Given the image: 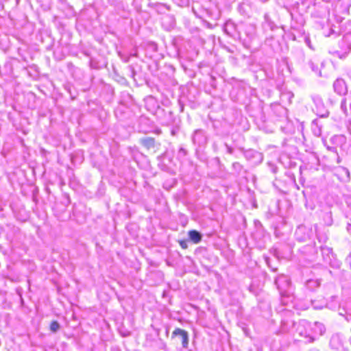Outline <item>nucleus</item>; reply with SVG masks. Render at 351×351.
<instances>
[{"label": "nucleus", "instance_id": "f257e3e1", "mask_svg": "<svg viewBox=\"0 0 351 351\" xmlns=\"http://www.w3.org/2000/svg\"><path fill=\"white\" fill-rule=\"evenodd\" d=\"M295 331L300 337L305 339L306 343H312L314 341L311 333V323L305 319L299 321L298 323L293 324Z\"/></svg>", "mask_w": 351, "mask_h": 351}, {"label": "nucleus", "instance_id": "f03ea898", "mask_svg": "<svg viewBox=\"0 0 351 351\" xmlns=\"http://www.w3.org/2000/svg\"><path fill=\"white\" fill-rule=\"evenodd\" d=\"M324 261L333 268L340 267L341 263L337 259L332 250L327 246L321 247Z\"/></svg>", "mask_w": 351, "mask_h": 351}, {"label": "nucleus", "instance_id": "7ed1b4c3", "mask_svg": "<svg viewBox=\"0 0 351 351\" xmlns=\"http://www.w3.org/2000/svg\"><path fill=\"white\" fill-rule=\"evenodd\" d=\"M311 98L315 104L313 110L316 114L320 117H327L329 114V112L325 107L321 97L317 95H313Z\"/></svg>", "mask_w": 351, "mask_h": 351}, {"label": "nucleus", "instance_id": "20e7f679", "mask_svg": "<svg viewBox=\"0 0 351 351\" xmlns=\"http://www.w3.org/2000/svg\"><path fill=\"white\" fill-rule=\"evenodd\" d=\"M339 47L342 50L343 53H340V52L336 51L335 53L340 58H343L346 56L351 49V32L346 33L343 36L339 42Z\"/></svg>", "mask_w": 351, "mask_h": 351}, {"label": "nucleus", "instance_id": "39448f33", "mask_svg": "<svg viewBox=\"0 0 351 351\" xmlns=\"http://www.w3.org/2000/svg\"><path fill=\"white\" fill-rule=\"evenodd\" d=\"M275 284L276 285L282 297L284 298L286 295L287 289L289 288L291 285L289 278L285 275H280L276 278Z\"/></svg>", "mask_w": 351, "mask_h": 351}, {"label": "nucleus", "instance_id": "423d86ee", "mask_svg": "<svg viewBox=\"0 0 351 351\" xmlns=\"http://www.w3.org/2000/svg\"><path fill=\"white\" fill-rule=\"evenodd\" d=\"M192 141L195 145L199 147L205 145L207 143V136L205 132L201 129L195 130L192 136Z\"/></svg>", "mask_w": 351, "mask_h": 351}, {"label": "nucleus", "instance_id": "0eeeda50", "mask_svg": "<svg viewBox=\"0 0 351 351\" xmlns=\"http://www.w3.org/2000/svg\"><path fill=\"white\" fill-rule=\"evenodd\" d=\"M311 231L306 226H299L295 231V236L298 241H305L311 237Z\"/></svg>", "mask_w": 351, "mask_h": 351}, {"label": "nucleus", "instance_id": "6e6552de", "mask_svg": "<svg viewBox=\"0 0 351 351\" xmlns=\"http://www.w3.org/2000/svg\"><path fill=\"white\" fill-rule=\"evenodd\" d=\"M177 336H179L180 337L183 348H186L189 345L188 332L183 329L177 328L172 332V337Z\"/></svg>", "mask_w": 351, "mask_h": 351}, {"label": "nucleus", "instance_id": "1a4fd4ad", "mask_svg": "<svg viewBox=\"0 0 351 351\" xmlns=\"http://www.w3.org/2000/svg\"><path fill=\"white\" fill-rule=\"evenodd\" d=\"M326 328L323 324L315 322L312 325L311 324V333L312 334L313 337H314V341L319 336H322L325 332Z\"/></svg>", "mask_w": 351, "mask_h": 351}, {"label": "nucleus", "instance_id": "9d476101", "mask_svg": "<svg viewBox=\"0 0 351 351\" xmlns=\"http://www.w3.org/2000/svg\"><path fill=\"white\" fill-rule=\"evenodd\" d=\"M308 65L315 73L319 76H322L319 66H322L324 65V62L317 57H313L308 60Z\"/></svg>", "mask_w": 351, "mask_h": 351}, {"label": "nucleus", "instance_id": "9b49d317", "mask_svg": "<svg viewBox=\"0 0 351 351\" xmlns=\"http://www.w3.org/2000/svg\"><path fill=\"white\" fill-rule=\"evenodd\" d=\"M333 88L335 93L341 95L347 93V86L346 82L341 79H337L333 83Z\"/></svg>", "mask_w": 351, "mask_h": 351}, {"label": "nucleus", "instance_id": "f8f14e48", "mask_svg": "<svg viewBox=\"0 0 351 351\" xmlns=\"http://www.w3.org/2000/svg\"><path fill=\"white\" fill-rule=\"evenodd\" d=\"M341 110L346 116L351 115V95H348L341 100Z\"/></svg>", "mask_w": 351, "mask_h": 351}, {"label": "nucleus", "instance_id": "ddd939ff", "mask_svg": "<svg viewBox=\"0 0 351 351\" xmlns=\"http://www.w3.org/2000/svg\"><path fill=\"white\" fill-rule=\"evenodd\" d=\"M271 108L273 111L276 114V115L280 118L281 119H287V110L284 106L274 104L271 105Z\"/></svg>", "mask_w": 351, "mask_h": 351}, {"label": "nucleus", "instance_id": "4468645a", "mask_svg": "<svg viewBox=\"0 0 351 351\" xmlns=\"http://www.w3.org/2000/svg\"><path fill=\"white\" fill-rule=\"evenodd\" d=\"M189 237L194 243H199L202 238L200 232H197V230H190L189 232Z\"/></svg>", "mask_w": 351, "mask_h": 351}, {"label": "nucleus", "instance_id": "2eb2a0df", "mask_svg": "<svg viewBox=\"0 0 351 351\" xmlns=\"http://www.w3.org/2000/svg\"><path fill=\"white\" fill-rule=\"evenodd\" d=\"M141 144L147 149L154 148L155 146L154 138L151 137H146L141 139Z\"/></svg>", "mask_w": 351, "mask_h": 351}, {"label": "nucleus", "instance_id": "dca6fc26", "mask_svg": "<svg viewBox=\"0 0 351 351\" xmlns=\"http://www.w3.org/2000/svg\"><path fill=\"white\" fill-rule=\"evenodd\" d=\"M234 29V24L231 21H228L224 25V31L228 34H230L231 31Z\"/></svg>", "mask_w": 351, "mask_h": 351}, {"label": "nucleus", "instance_id": "f3484780", "mask_svg": "<svg viewBox=\"0 0 351 351\" xmlns=\"http://www.w3.org/2000/svg\"><path fill=\"white\" fill-rule=\"evenodd\" d=\"M60 326L59 323L56 321L52 322L50 325V330L53 332H57L60 329Z\"/></svg>", "mask_w": 351, "mask_h": 351}, {"label": "nucleus", "instance_id": "a211bd4d", "mask_svg": "<svg viewBox=\"0 0 351 351\" xmlns=\"http://www.w3.org/2000/svg\"><path fill=\"white\" fill-rule=\"evenodd\" d=\"M232 168L236 172L240 173L243 169V167L239 162H235L232 164Z\"/></svg>", "mask_w": 351, "mask_h": 351}, {"label": "nucleus", "instance_id": "6ab92c4d", "mask_svg": "<svg viewBox=\"0 0 351 351\" xmlns=\"http://www.w3.org/2000/svg\"><path fill=\"white\" fill-rule=\"evenodd\" d=\"M179 6H185L188 4V0H173Z\"/></svg>", "mask_w": 351, "mask_h": 351}, {"label": "nucleus", "instance_id": "aec40b11", "mask_svg": "<svg viewBox=\"0 0 351 351\" xmlns=\"http://www.w3.org/2000/svg\"><path fill=\"white\" fill-rule=\"evenodd\" d=\"M186 154H187V152L184 148H183V147L180 148L179 152H178L179 156L184 157L186 155Z\"/></svg>", "mask_w": 351, "mask_h": 351}, {"label": "nucleus", "instance_id": "412c9836", "mask_svg": "<svg viewBox=\"0 0 351 351\" xmlns=\"http://www.w3.org/2000/svg\"><path fill=\"white\" fill-rule=\"evenodd\" d=\"M180 245L183 249H186L188 247L187 242L186 241H180Z\"/></svg>", "mask_w": 351, "mask_h": 351}, {"label": "nucleus", "instance_id": "4be33fe9", "mask_svg": "<svg viewBox=\"0 0 351 351\" xmlns=\"http://www.w3.org/2000/svg\"><path fill=\"white\" fill-rule=\"evenodd\" d=\"M335 31L332 28H330L329 29V32H324V34H325L326 36H330V35H332V34H334Z\"/></svg>", "mask_w": 351, "mask_h": 351}, {"label": "nucleus", "instance_id": "5701e85b", "mask_svg": "<svg viewBox=\"0 0 351 351\" xmlns=\"http://www.w3.org/2000/svg\"><path fill=\"white\" fill-rule=\"evenodd\" d=\"M226 147L227 148V152L230 154H232L233 149L232 147H230V146H228L227 144H226Z\"/></svg>", "mask_w": 351, "mask_h": 351}, {"label": "nucleus", "instance_id": "b1692460", "mask_svg": "<svg viewBox=\"0 0 351 351\" xmlns=\"http://www.w3.org/2000/svg\"><path fill=\"white\" fill-rule=\"evenodd\" d=\"M341 169L343 172H345V173L347 175V177L349 178V177H350V172H349L348 169L345 168V167H341Z\"/></svg>", "mask_w": 351, "mask_h": 351}, {"label": "nucleus", "instance_id": "393cba45", "mask_svg": "<svg viewBox=\"0 0 351 351\" xmlns=\"http://www.w3.org/2000/svg\"><path fill=\"white\" fill-rule=\"evenodd\" d=\"M328 149L337 154V149L335 147H328Z\"/></svg>", "mask_w": 351, "mask_h": 351}, {"label": "nucleus", "instance_id": "a878e982", "mask_svg": "<svg viewBox=\"0 0 351 351\" xmlns=\"http://www.w3.org/2000/svg\"><path fill=\"white\" fill-rule=\"evenodd\" d=\"M316 282L313 281V280H308L307 281V286L308 287H310L311 284H315Z\"/></svg>", "mask_w": 351, "mask_h": 351}, {"label": "nucleus", "instance_id": "bb28decb", "mask_svg": "<svg viewBox=\"0 0 351 351\" xmlns=\"http://www.w3.org/2000/svg\"><path fill=\"white\" fill-rule=\"evenodd\" d=\"M159 8H160V9L165 8V9H167V10H168V9H169L167 7H166L165 5H162V4H161V5H159Z\"/></svg>", "mask_w": 351, "mask_h": 351}, {"label": "nucleus", "instance_id": "cd10ccee", "mask_svg": "<svg viewBox=\"0 0 351 351\" xmlns=\"http://www.w3.org/2000/svg\"><path fill=\"white\" fill-rule=\"evenodd\" d=\"M267 17H268L267 14H265V19L266 20L267 19Z\"/></svg>", "mask_w": 351, "mask_h": 351}, {"label": "nucleus", "instance_id": "c85d7f7f", "mask_svg": "<svg viewBox=\"0 0 351 351\" xmlns=\"http://www.w3.org/2000/svg\"><path fill=\"white\" fill-rule=\"evenodd\" d=\"M337 162H340V158H339V156H338V158H337Z\"/></svg>", "mask_w": 351, "mask_h": 351}, {"label": "nucleus", "instance_id": "c756f323", "mask_svg": "<svg viewBox=\"0 0 351 351\" xmlns=\"http://www.w3.org/2000/svg\"><path fill=\"white\" fill-rule=\"evenodd\" d=\"M350 77H351V71H350Z\"/></svg>", "mask_w": 351, "mask_h": 351}]
</instances>
